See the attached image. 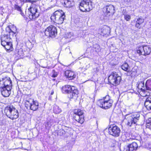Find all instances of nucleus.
<instances>
[{
  "label": "nucleus",
  "mask_w": 151,
  "mask_h": 151,
  "mask_svg": "<svg viewBox=\"0 0 151 151\" xmlns=\"http://www.w3.org/2000/svg\"><path fill=\"white\" fill-rule=\"evenodd\" d=\"M113 103V100L108 95H106L102 99H100L97 102V104L99 106L105 109L111 108Z\"/></svg>",
  "instance_id": "obj_1"
},
{
  "label": "nucleus",
  "mask_w": 151,
  "mask_h": 151,
  "mask_svg": "<svg viewBox=\"0 0 151 151\" xmlns=\"http://www.w3.org/2000/svg\"><path fill=\"white\" fill-rule=\"evenodd\" d=\"M4 111L7 117L12 120L16 119L19 117L18 110L13 106H7L5 108Z\"/></svg>",
  "instance_id": "obj_2"
},
{
  "label": "nucleus",
  "mask_w": 151,
  "mask_h": 151,
  "mask_svg": "<svg viewBox=\"0 0 151 151\" xmlns=\"http://www.w3.org/2000/svg\"><path fill=\"white\" fill-rule=\"evenodd\" d=\"M36 2L37 1L32 0L29 2L31 4L30 7L28 9V10L30 12L29 17L31 20H34L39 15V13L37 11V6L36 4Z\"/></svg>",
  "instance_id": "obj_3"
},
{
  "label": "nucleus",
  "mask_w": 151,
  "mask_h": 151,
  "mask_svg": "<svg viewBox=\"0 0 151 151\" xmlns=\"http://www.w3.org/2000/svg\"><path fill=\"white\" fill-rule=\"evenodd\" d=\"M11 41V37L9 36L8 34L3 35L1 37V45L8 52L13 49Z\"/></svg>",
  "instance_id": "obj_4"
},
{
  "label": "nucleus",
  "mask_w": 151,
  "mask_h": 151,
  "mask_svg": "<svg viewBox=\"0 0 151 151\" xmlns=\"http://www.w3.org/2000/svg\"><path fill=\"white\" fill-rule=\"evenodd\" d=\"M140 116V114L138 113H134L131 115L126 114L125 119L127 120V125L131 127L133 124H136L139 120Z\"/></svg>",
  "instance_id": "obj_5"
},
{
  "label": "nucleus",
  "mask_w": 151,
  "mask_h": 151,
  "mask_svg": "<svg viewBox=\"0 0 151 151\" xmlns=\"http://www.w3.org/2000/svg\"><path fill=\"white\" fill-rule=\"evenodd\" d=\"M79 8L83 12H89L93 9L92 2L91 0H81L80 2Z\"/></svg>",
  "instance_id": "obj_6"
},
{
  "label": "nucleus",
  "mask_w": 151,
  "mask_h": 151,
  "mask_svg": "<svg viewBox=\"0 0 151 151\" xmlns=\"http://www.w3.org/2000/svg\"><path fill=\"white\" fill-rule=\"evenodd\" d=\"M65 15L64 13L61 11H55L51 17V19L58 24H62L64 21Z\"/></svg>",
  "instance_id": "obj_7"
},
{
  "label": "nucleus",
  "mask_w": 151,
  "mask_h": 151,
  "mask_svg": "<svg viewBox=\"0 0 151 151\" xmlns=\"http://www.w3.org/2000/svg\"><path fill=\"white\" fill-rule=\"evenodd\" d=\"M121 78L116 72H113L108 78V82L114 86L119 85L120 82Z\"/></svg>",
  "instance_id": "obj_8"
},
{
  "label": "nucleus",
  "mask_w": 151,
  "mask_h": 151,
  "mask_svg": "<svg viewBox=\"0 0 151 151\" xmlns=\"http://www.w3.org/2000/svg\"><path fill=\"white\" fill-rule=\"evenodd\" d=\"M45 35L48 37L54 38L57 34V30L54 26L50 25L44 30Z\"/></svg>",
  "instance_id": "obj_9"
},
{
  "label": "nucleus",
  "mask_w": 151,
  "mask_h": 151,
  "mask_svg": "<svg viewBox=\"0 0 151 151\" xmlns=\"http://www.w3.org/2000/svg\"><path fill=\"white\" fill-rule=\"evenodd\" d=\"M74 113L75 114L74 118L75 120L80 124H82L84 121L83 111L80 109H75Z\"/></svg>",
  "instance_id": "obj_10"
},
{
  "label": "nucleus",
  "mask_w": 151,
  "mask_h": 151,
  "mask_svg": "<svg viewBox=\"0 0 151 151\" xmlns=\"http://www.w3.org/2000/svg\"><path fill=\"white\" fill-rule=\"evenodd\" d=\"M146 88L145 86L144 82L143 81H141L139 82L137 87V89L138 92L143 97H145L150 96V93L145 90Z\"/></svg>",
  "instance_id": "obj_11"
},
{
  "label": "nucleus",
  "mask_w": 151,
  "mask_h": 151,
  "mask_svg": "<svg viewBox=\"0 0 151 151\" xmlns=\"http://www.w3.org/2000/svg\"><path fill=\"white\" fill-rule=\"evenodd\" d=\"M137 52L139 55L146 56L150 55L151 52V47L147 45H142L138 47Z\"/></svg>",
  "instance_id": "obj_12"
},
{
  "label": "nucleus",
  "mask_w": 151,
  "mask_h": 151,
  "mask_svg": "<svg viewBox=\"0 0 151 151\" xmlns=\"http://www.w3.org/2000/svg\"><path fill=\"white\" fill-rule=\"evenodd\" d=\"M109 133L115 137H119L121 133L120 128L116 125L111 126L108 128Z\"/></svg>",
  "instance_id": "obj_13"
},
{
  "label": "nucleus",
  "mask_w": 151,
  "mask_h": 151,
  "mask_svg": "<svg viewBox=\"0 0 151 151\" xmlns=\"http://www.w3.org/2000/svg\"><path fill=\"white\" fill-rule=\"evenodd\" d=\"M12 85V81L10 78L5 77L0 79V89Z\"/></svg>",
  "instance_id": "obj_14"
},
{
  "label": "nucleus",
  "mask_w": 151,
  "mask_h": 151,
  "mask_svg": "<svg viewBox=\"0 0 151 151\" xmlns=\"http://www.w3.org/2000/svg\"><path fill=\"white\" fill-rule=\"evenodd\" d=\"M138 147L137 143L134 142L128 145L124 146L123 151H136Z\"/></svg>",
  "instance_id": "obj_15"
},
{
  "label": "nucleus",
  "mask_w": 151,
  "mask_h": 151,
  "mask_svg": "<svg viewBox=\"0 0 151 151\" xmlns=\"http://www.w3.org/2000/svg\"><path fill=\"white\" fill-rule=\"evenodd\" d=\"M103 11L104 13H105L107 15H110V14H113L114 12V7L111 5L106 6L103 8Z\"/></svg>",
  "instance_id": "obj_16"
},
{
  "label": "nucleus",
  "mask_w": 151,
  "mask_h": 151,
  "mask_svg": "<svg viewBox=\"0 0 151 151\" xmlns=\"http://www.w3.org/2000/svg\"><path fill=\"white\" fill-rule=\"evenodd\" d=\"M12 85L1 89L2 95L4 97H8L11 93Z\"/></svg>",
  "instance_id": "obj_17"
},
{
  "label": "nucleus",
  "mask_w": 151,
  "mask_h": 151,
  "mask_svg": "<svg viewBox=\"0 0 151 151\" xmlns=\"http://www.w3.org/2000/svg\"><path fill=\"white\" fill-rule=\"evenodd\" d=\"M74 87L73 86L69 85H65L63 86L61 88V91L63 93L69 94L70 92L74 89Z\"/></svg>",
  "instance_id": "obj_18"
},
{
  "label": "nucleus",
  "mask_w": 151,
  "mask_h": 151,
  "mask_svg": "<svg viewBox=\"0 0 151 151\" xmlns=\"http://www.w3.org/2000/svg\"><path fill=\"white\" fill-rule=\"evenodd\" d=\"M78 91L74 88L73 90H72L69 93L68 97L70 99H73L75 100L77 99L78 97Z\"/></svg>",
  "instance_id": "obj_19"
},
{
  "label": "nucleus",
  "mask_w": 151,
  "mask_h": 151,
  "mask_svg": "<svg viewBox=\"0 0 151 151\" xmlns=\"http://www.w3.org/2000/svg\"><path fill=\"white\" fill-rule=\"evenodd\" d=\"M24 55L23 49L22 48L16 49L15 51L14 55L17 59L23 58Z\"/></svg>",
  "instance_id": "obj_20"
},
{
  "label": "nucleus",
  "mask_w": 151,
  "mask_h": 151,
  "mask_svg": "<svg viewBox=\"0 0 151 151\" xmlns=\"http://www.w3.org/2000/svg\"><path fill=\"white\" fill-rule=\"evenodd\" d=\"M65 76L69 80H72L76 78V75L74 72L70 70H67L64 73Z\"/></svg>",
  "instance_id": "obj_21"
},
{
  "label": "nucleus",
  "mask_w": 151,
  "mask_h": 151,
  "mask_svg": "<svg viewBox=\"0 0 151 151\" xmlns=\"http://www.w3.org/2000/svg\"><path fill=\"white\" fill-rule=\"evenodd\" d=\"M144 19L142 17L138 18L136 20L135 26L138 28L140 29L141 27V25L144 22Z\"/></svg>",
  "instance_id": "obj_22"
},
{
  "label": "nucleus",
  "mask_w": 151,
  "mask_h": 151,
  "mask_svg": "<svg viewBox=\"0 0 151 151\" xmlns=\"http://www.w3.org/2000/svg\"><path fill=\"white\" fill-rule=\"evenodd\" d=\"M145 106L147 110L151 109V96L147 98L145 102Z\"/></svg>",
  "instance_id": "obj_23"
},
{
  "label": "nucleus",
  "mask_w": 151,
  "mask_h": 151,
  "mask_svg": "<svg viewBox=\"0 0 151 151\" xmlns=\"http://www.w3.org/2000/svg\"><path fill=\"white\" fill-rule=\"evenodd\" d=\"M61 2L62 4L66 7H70L73 4V2L69 0H61Z\"/></svg>",
  "instance_id": "obj_24"
},
{
  "label": "nucleus",
  "mask_w": 151,
  "mask_h": 151,
  "mask_svg": "<svg viewBox=\"0 0 151 151\" xmlns=\"http://www.w3.org/2000/svg\"><path fill=\"white\" fill-rule=\"evenodd\" d=\"M38 108V103L37 101H34L33 100L31 103L30 109L33 111L36 110Z\"/></svg>",
  "instance_id": "obj_25"
},
{
  "label": "nucleus",
  "mask_w": 151,
  "mask_h": 151,
  "mask_svg": "<svg viewBox=\"0 0 151 151\" xmlns=\"http://www.w3.org/2000/svg\"><path fill=\"white\" fill-rule=\"evenodd\" d=\"M35 43V40H28L26 43L27 47L29 49H32Z\"/></svg>",
  "instance_id": "obj_26"
},
{
  "label": "nucleus",
  "mask_w": 151,
  "mask_h": 151,
  "mask_svg": "<svg viewBox=\"0 0 151 151\" xmlns=\"http://www.w3.org/2000/svg\"><path fill=\"white\" fill-rule=\"evenodd\" d=\"M145 87L147 90L151 91V78L147 80L145 83Z\"/></svg>",
  "instance_id": "obj_27"
},
{
  "label": "nucleus",
  "mask_w": 151,
  "mask_h": 151,
  "mask_svg": "<svg viewBox=\"0 0 151 151\" xmlns=\"http://www.w3.org/2000/svg\"><path fill=\"white\" fill-rule=\"evenodd\" d=\"M62 111V109L58 106L55 105L53 107V112L55 114H59Z\"/></svg>",
  "instance_id": "obj_28"
},
{
  "label": "nucleus",
  "mask_w": 151,
  "mask_h": 151,
  "mask_svg": "<svg viewBox=\"0 0 151 151\" xmlns=\"http://www.w3.org/2000/svg\"><path fill=\"white\" fill-rule=\"evenodd\" d=\"M33 101V99H30L29 101H26L25 102V106L27 109H30L31 103Z\"/></svg>",
  "instance_id": "obj_29"
},
{
  "label": "nucleus",
  "mask_w": 151,
  "mask_h": 151,
  "mask_svg": "<svg viewBox=\"0 0 151 151\" xmlns=\"http://www.w3.org/2000/svg\"><path fill=\"white\" fill-rule=\"evenodd\" d=\"M15 30L13 31L12 29H10V31L9 32V36L11 37V39L13 37L14 35L16 34L17 32V29L16 28H15Z\"/></svg>",
  "instance_id": "obj_30"
},
{
  "label": "nucleus",
  "mask_w": 151,
  "mask_h": 151,
  "mask_svg": "<svg viewBox=\"0 0 151 151\" xmlns=\"http://www.w3.org/2000/svg\"><path fill=\"white\" fill-rule=\"evenodd\" d=\"M121 68L124 70L128 71L129 69V65L128 64L125 63H123L121 66Z\"/></svg>",
  "instance_id": "obj_31"
},
{
  "label": "nucleus",
  "mask_w": 151,
  "mask_h": 151,
  "mask_svg": "<svg viewBox=\"0 0 151 151\" xmlns=\"http://www.w3.org/2000/svg\"><path fill=\"white\" fill-rule=\"evenodd\" d=\"M149 126H146V127L147 128V130L148 132H149L147 133V134L149 135H151V123L150 124L148 125Z\"/></svg>",
  "instance_id": "obj_32"
},
{
  "label": "nucleus",
  "mask_w": 151,
  "mask_h": 151,
  "mask_svg": "<svg viewBox=\"0 0 151 151\" xmlns=\"http://www.w3.org/2000/svg\"><path fill=\"white\" fill-rule=\"evenodd\" d=\"M15 9H16L20 12V14L22 16H24V14L22 12V10L21 9V7H20L18 5H16Z\"/></svg>",
  "instance_id": "obj_33"
},
{
  "label": "nucleus",
  "mask_w": 151,
  "mask_h": 151,
  "mask_svg": "<svg viewBox=\"0 0 151 151\" xmlns=\"http://www.w3.org/2000/svg\"><path fill=\"white\" fill-rule=\"evenodd\" d=\"M93 47L94 49V50L96 52H98L99 51L100 47L98 44H96L95 45H93Z\"/></svg>",
  "instance_id": "obj_34"
},
{
  "label": "nucleus",
  "mask_w": 151,
  "mask_h": 151,
  "mask_svg": "<svg viewBox=\"0 0 151 151\" xmlns=\"http://www.w3.org/2000/svg\"><path fill=\"white\" fill-rule=\"evenodd\" d=\"M51 120L47 122L45 124V127L47 129H49L52 125Z\"/></svg>",
  "instance_id": "obj_35"
},
{
  "label": "nucleus",
  "mask_w": 151,
  "mask_h": 151,
  "mask_svg": "<svg viewBox=\"0 0 151 151\" xmlns=\"http://www.w3.org/2000/svg\"><path fill=\"white\" fill-rule=\"evenodd\" d=\"M124 19L127 21H129L131 19V17L130 15L129 14H125L124 15Z\"/></svg>",
  "instance_id": "obj_36"
},
{
  "label": "nucleus",
  "mask_w": 151,
  "mask_h": 151,
  "mask_svg": "<svg viewBox=\"0 0 151 151\" xmlns=\"http://www.w3.org/2000/svg\"><path fill=\"white\" fill-rule=\"evenodd\" d=\"M151 123V118H149L146 121V126H149L148 125Z\"/></svg>",
  "instance_id": "obj_37"
},
{
  "label": "nucleus",
  "mask_w": 151,
  "mask_h": 151,
  "mask_svg": "<svg viewBox=\"0 0 151 151\" xmlns=\"http://www.w3.org/2000/svg\"><path fill=\"white\" fill-rule=\"evenodd\" d=\"M58 73L57 72H55L54 70L52 71V77L53 78H55L57 76Z\"/></svg>",
  "instance_id": "obj_38"
},
{
  "label": "nucleus",
  "mask_w": 151,
  "mask_h": 151,
  "mask_svg": "<svg viewBox=\"0 0 151 151\" xmlns=\"http://www.w3.org/2000/svg\"><path fill=\"white\" fill-rule=\"evenodd\" d=\"M21 2H29V3L32 0H20Z\"/></svg>",
  "instance_id": "obj_39"
},
{
  "label": "nucleus",
  "mask_w": 151,
  "mask_h": 151,
  "mask_svg": "<svg viewBox=\"0 0 151 151\" xmlns=\"http://www.w3.org/2000/svg\"><path fill=\"white\" fill-rule=\"evenodd\" d=\"M36 26L37 27V26H39L40 25V24L38 22H35Z\"/></svg>",
  "instance_id": "obj_40"
},
{
  "label": "nucleus",
  "mask_w": 151,
  "mask_h": 151,
  "mask_svg": "<svg viewBox=\"0 0 151 151\" xmlns=\"http://www.w3.org/2000/svg\"><path fill=\"white\" fill-rule=\"evenodd\" d=\"M15 28H16V27H13L12 29H12V30H13V31H14L15 30Z\"/></svg>",
  "instance_id": "obj_41"
},
{
  "label": "nucleus",
  "mask_w": 151,
  "mask_h": 151,
  "mask_svg": "<svg viewBox=\"0 0 151 151\" xmlns=\"http://www.w3.org/2000/svg\"><path fill=\"white\" fill-rule=\"evenodd\" d=\"M54 93V91H52L51 93V95H52Z\"/></svg>",
  "instance_id": "obj_42"
},
{
  "label": "nucleus",
  "mask_w": 151,
  "mask_h": 151,
  "mask_svg": "<svg viewBox=\"0 0 151 151\" xmlns=\"http://www.w3.org/2000/svg\"><path fill=\"white\" fill-rule=\"evenodd\" d=\"M130 1V0H129L128 1L127 0V1H128V2H129Z\"/></svg>",
  "instance_id": "obj_43"
},
{
  "label": "nucleus",
  "mask_w": 151,
  "mask_h": 151,
  "mask_svg": "<svg viewBox=\"0 0 151 151\" xmlns=\"http://www.w3.org/2000/svg\"><path fill=\"white\" fill-rule=\"evenodd\" d=\"M150 149L151 150V146H150Z\"/></svg>",
  "instance_id": "obj_44"
}]
</instances>
